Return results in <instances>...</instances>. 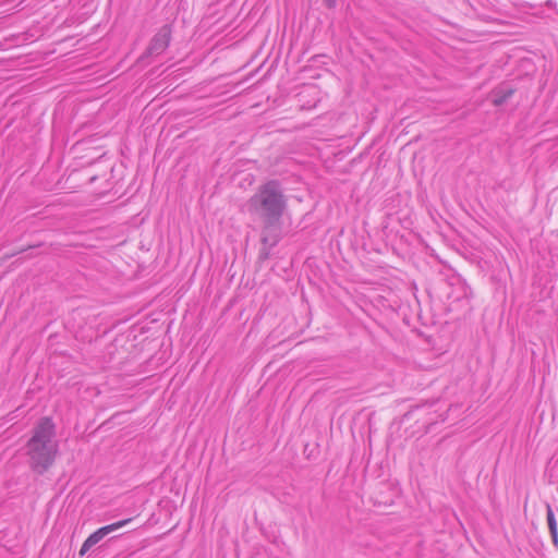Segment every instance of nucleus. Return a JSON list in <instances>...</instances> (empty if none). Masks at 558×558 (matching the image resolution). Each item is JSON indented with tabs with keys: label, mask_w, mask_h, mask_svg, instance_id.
<instances>
[{
	"label": "nucleus",
	"mask_w": 558,
	"mask_h": 558,
	"mask_svg": "<svg viewBox=\"0 0 558 558\" xmlns=\"http://www.w3.org/2000/svg\"><path fill=\"white\" fill-rule=\"evenodd\" d=\"M287 199L280 181L269 180L258 186L257 192L247 201L250 213L257 215L263 222L262 243L276 246L280 241L281 218Z\"/></svg>",
	"instance_id": "obj_1"
},
{
	"label": "nucleus",
	"mask_w": 558,
	"mask_h": 558,
	"mask_svg": "<svg viewBox=\"0 0 558 558\" xmlns=\"http://www.w3.org/2000/svg\"><path fill=\"white\" fill-rule=\"evenodd\" d=\"M547 524L554 546L558 549V527L555 513L549 504L546 505Z\"/></svg>",
	"instance_id": "obj_6"
},
{
	"label": "nucleus",
	"mask_w": 558,
	"mask_h": 558,
	"mask_svg": "<svg viewBox=\"0 0 558 558\" xmlns=\"http://www.w3.org/2000/svg\"><path fill=\"white\" fill-rule=\"evenodd\" d=\"M56 425L51 417H41L34 427L33 435L26 444L31 469L44 474L53 463L57 445L53 442Z\"/></svg>",
	"instance_id": "obj_2"
},
{
	"label": "nucleus",
	"mask_w": 558,
	"mask_h": 558,
	"mask_svg": "<svg viewBox=\"0 0 558 558\" xmlns=\"http://www.w3.org/2000/svg\"><path fill=\"white\" fill-rule=\"evenodd\" d=\"M39 246H41V243L36 244V245H29L27 248H35V247H39Z\"/></svg>",
	"instance_id": "obj_10"
},
{
	"label": "nucleus",
	"mask_w": 558,
	"mask_h": 558,
	"mask_svg": "<svg viewBox=\"0 0 558 558\" xmlns=\"http://www.w3.org/2000/svg\"><path fill=\"white\" fill-rule=\"evenodd\" d=\"M546 4H547L548 7H550V5H551V1H550V0H549V1H547V2H546Z\"/></svg>",
	"instance_id": "obj_11"
},
{
	"label": "nucleus",
	"mask_w": 558,
	"mask_h": 558,
	"mask_svg": "<svg viewBox=\"0 0 558 558\" xmlns=\"http://www.w3.org/2000/svg\"><path fill=\"white\" fill-rule=\"evenodd\" d=\"M263 248L259 251V255H258V259L260 262H265L269 258L270 256V250L274 247V246H269L268 244H263Z\"/></svg>",
	"instance_id": "obj_7"
},
{
	"label": "nucleus",
	"mask_w": 558,
	"mask_h": 558,
	"mask_svg": "<svg viewBox=\"0 0 558 558\" xmlns=\"http://www.w3.org/2000/svg\"><path fill=\"white\" fill-rule=\"evenodd\" d=\"M132 519H124L114 523H111L109 525H105L96 530L94 533H92L83 543L81 549H80V556L83 557L93 546L98 544L105 536L110 534L113 531H117L118 529L126 525L129 522H131Z\"/></svg>",
	"instance_id": "obj_3"
},
{
	"label": "nucleus",
	"mask_w": 558,
	"mask_h": 558,
	"mask_svg": "<svg viewBox=\"0 0 558 558\" xmlns=\"http://www.w3.org/2000/svg\"><path fill=\"white\" fill-rule=\"evenodd\" d=\"M26 250H27V248H21V250H19V251L12 252V253H10V254H5L3 258H4V259H9V258H11V257H13V256H15V255H17V254H21V253L25 252Z\"/></svg>",
	"instance_id": "obj_9"
},
{
	"label": "nucleus",
	"mask_w": 558,
	"mask_h": 558,
	"mask_svg": "<svg viewBox=\"0 0 558 558\" xmlns=\"http://www.w3.org/2000/svg\"><path fill=\"white\" fill-rule=\"evenodd\" d=\"M172 28L169 24H165L159 28V31L151 38L147 49L146 54L148 56H159L170 45L171 41Z\"/></svg>",
	"instance_id": "obj_4"
},
{
	"label": "nucleus",
	"mask_w": 558,
	"mask_h": 558,
	"mask_svg": "<svg viewBox=\"0 0 558 558\" xmlns=\"http://www.w3.org/2000/svg\"><path fill=\"white\" fill-rule=\"evenodd\" d=\"M323 2L327 9H335L337 7V0H323Z\"/></svg>",
	"instance_id": "obj_8"
},
{
	"label": "nucleus",
	"mask_w": 558,
	"mask_h": 558,
	"mask_svg": "<svg viewBox=\"0 0 558 558\" xmlns=\"http://www.w3.org/2000/svg\"><path fill=\"white\" fill-rule=\"evenodd\" d=\"M514 93L515 88L511 86L506 84L498 85L490 92L492 104L495 107H500L506 104Z\"/></svg>",
	"instance_id": "obj_5"
}]
</instances>
